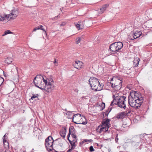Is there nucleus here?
<instances>
[{
	"label": "nucleus",
	"mask_w": 152,
	"mask_h": 152,
	"mask_svg": "<svg viewBox=\"0 0 152 152\" xmlns=\"http://www.w3.org/2000/svg\"><path fill=\"white\" fill-rule=\"evenodd\" d=\"M122 78L118 76H113L111 78L110 82L109 83L114 89L115 91H118L121 88Z\"/></svg>",
	"instance_id": "nucleus-1"
},
{
	"label": "nucleus",
	"mask_w": 152,
	"mask_h": 152,
	"mask_svg": "<svg viewBox=\"0 0 152 152\" xmlns=\"http://www.w3.org/2000/svg\"><path fill=\"white\" fill-rule=\"evenodd\" d=\"M88 83L92 90L95 91H100L103 88L102 84H100L98 79L94 77H91L88 80Z\"/></svg>",
	"instance_id": "nucleus-2"
},
{
	"label": "nucleus",
	"mask_w": 152,
	"mask_h": 152,
	"mask_svg": "<svg viewBox=\"0 0 152 152\" xmlns=\"http://www.w3.org/2000/svg\"><path fill=\"white\" fill-rule=\"evenodd\" d=\"M123 46V44L121 42H115L110 45L108 51L110 52V54H114L119 52V50L122 48Z\"/></svg>",
	"instance_id": "nucleus-3"
},
{
	"label": "nucleus",
	"mask_w": 152,
	"mask_h": 152,
	"mask_svg": "<svg viewBox=\"0 0 152 152\" xmlns=\"http://www.w3.org/2000/svg\"><path fill=\"white\" fill-rule=\"evenodd\" d=\"M54 141L53 137L51 136H49L45 140V146L48 152H51L53 149Z\"/></svg>",
	"instance_id": "nucleus-4"
},
{
	"label": "nucleus",
	"mask_w": 152,
	"mask_h": 152,
	"mask_svg": "<svg viewBox=\"0 0 152 152\" xmlns=\"http://www.w3.org/2000/svg\"><path fill=\"white\" fill-rule=\"evenodd\" d=\"M82 118L81 115L77 113L74 115L73 116L72 122L76 124H82L86 125V121H82Z\"/></svg>",
	"instance_id": "nucleus-5"
},
{
	"label": "nucleus",
	"mask_w": 152,
	"mask_h": 152,
	"mask_svg": "<svg viewBox=\"0 0 152 152\" xmlns=\"http://www.w3.org/2000/svg\"><path fill=\"white\" fill-rule=\"evenodd\" d=\"M118 98V106L121 108H124L125 109L126 108V105L124 104L126 97L125 96H120V97H117Z\"/></svg>",
	"instance_id": "nucleus-6"
},
{
	"label": "nucleus",
	"mask_w": 152,
	"mask_h": 152,
	"mask_svg": "<svg viewBox=\"0 0 152 152\" xmlns=\"http://www.w3.org/2000/svg\"><path fill=\"white\" fill-rule=\"evenodd\" d=\"M18 9H14L11 10L10 14L8 15V18H10V20L14 19L18 16Z\"/></svg>",
	"instance_id": "nucleus-7"
},
{
	"label": "nucleus",
	"mask_w": 152,
	"mask_h": 152,
	"mask_svg": "<svg viewBox=\"0 0 152 152\" xmlns=\"http://www.w3.org/2000/svg\"><path fill=\"white\" fill-rule=\"evenodd\" d=\"M128 98V103L130 106L133 107H134L136 109L139 108V105L138 104H136L134 100L132 99V101H130V96H129Z\"/></svg>",
	"instance_id": "nucleus-8"
},
{
	"label": "nucleus",
	"mask_w": 152,
	"mask_h": 152,
	"mask_svg": "<svg viewBox=\"0 0 152 152\" xmlns=\"http://www.w3.org/2000/svg\"><path fill=\"white\" fill-rule=\"evenodd\" d=\"M83 63L80 61H75V62L73 64V65L74 67L77 69H80L83 66Z\"/></svg>",
	"instance_id": "nucleus-9"
},
{
	"label": "nucleus",
	"mask_w": 152,
	"mask_h": 152,
	"mask_svg": "<svg viewBox=\"0 0 152 152\" xmlns=\"http://www.w3.org/2000/svg\"><path fill=\"white\" fill-rule=\"evenodd\" d=\"M93 11V10H87L86 11V17L89 18H93L94 17Z\"/></svg>",
	"instance_id": "nucleus-10"
},
{
	"label": "nucleus",
	"mask_w": 152,
	"mask_h": 152,
	"mask_svg": "<svg viewBox=\"0 0 152 152\" xmlns=\"http://www.w3.org/2000/svg\"><path fill=\"white\" fill-rule=\"evenodd\" d=\"M143 99V97L142 96L140 98H139V97H138V98L136 99H135L134 101L135 102L136 104H138L139 108L142 104Z\"/></svg>",
	"instance_id": "nucleus-11"
},
{
	"label": "nucleus",
	"mask_w": 152,
	"mask_h": 152,
	"mask_svg": "<svg viewBox=\"0 0 152 152\" xmlns=\"http://www.w3.org/2000/svg\"><path fill=\"white\" fill-rule=\"evenodd\" d=\"M42 81V79L41 78L37 77H36L34 79L33 82L36 86V85L39 86Z\"/></svg>",
	"instance_id": "nucleus-12"
},
{
	"label": "nucleus",
	"mask_w": 152,
	"mask_h": 152,
	"mask_svg": "<svg viewBox=\"0 0 152 152\" xmlns=\"http://www.w3.org/2000/svg\"><path fill=\"white\" fill-rule=\"evenodd\" d=\"M126 116L125 112H122L118 113L116 116V118L118 119H123Z\"/></svg>",
	"instance_id": "nucleus-13"
},
{
	"label": "nucleus",
	"mask_w": 152,
	"mask_h": 152,
	"mask_svg": "<svg viewBox=\"0 0 152 152\" xmlns=\"http://www.w3.org/2000/svg\"><path fill=\"white\" fill-rule=\"evenodd\" d=\"M110 120L109 119H107L105 121H102L101 125L102 126H106V127H110L109 123Z\"/></svg>",
	"instance_id": "nucleus-14"
},
{
	"label": "nucleus",
	"mask_w": 152,
	"mask_h": 152,
	"mask_svg": "<svg viewBox=\"0 0 152 152\" xmlns=\"http://www.w3.org/2000/svg\"><path fill=\"white\" fill-rule=\"evenodd\" d=\"M64 130L63 131H61L60 132V134L61 137H62L64 139L65 138L66 132L67 128L66 127H63Z\"/></svg>",
	"instance_id": "nucleus-15"
},
{
	"label": "nucleus",
	"mask_w": 152,
	"mask_h": 152,
	"mask_svg": "<svg viewBox=\"0 0 152 152\" xmlns=\"http://www.w3.org/2000/svg\"><path fill=\"white\" fill-rule=\"evenodd\" d=\"M36 86L37 87L43 91H45V90H46V88L44 85V83L42 82V81L40 83L39 86L36 85Z\"/></svg>",
	"instance_id": "nucleus-16"
},
{
	"label": "nucleus",
	"mask_w": 152,
	"mask_h": 152,
	"mask_svg": "<svg viewBox=\"0 0 152 152\" xmlns=\"http://www.w3.org/2000/svg\"><path fill=\"white\" fill-rule=\"evenodd\" d=\"M48 86L46 88L45 91L48 92H51L52 90L54 89V86L53 85V83L51 85H48Z\"/></svg>",
	"instance_id": "nucleus-17"
},
{
	"label": "nucleus",
	"mask_w": 152,
	"mask_h": 152,
	"mask_svg": "<svg viewBox=\"0 0 152 152\" xmlns=\"http://www.w3.org/2000/svg\"><path fill=\"white\" fill-rule=\"evenodd\" d=\"M142 32L140 31H136L134 33V36H133V39H136L139 37L142 34Z\"/></svg>",
	"instance_id": "nucleus-18"
},
{
	"label": "nucleus",
	"mask_w": 152,
	"mask_h": 152,
	"mask_svg": "<svg viewBox=\"0 0 152 152\" xmlns=\"http://www.w3.org/2000/svg\"><path fill=\"white\" fill-rule=\"evenodd\" d=\"M109 5V4H107L103 5L102 7L100 9V13H103L106 10L107 7H108Z\"/></svg>",
	"instance_id": "nucleus-19"
},
{
	"label": "nucleus",
	"mask_w": 152,
	"mask_h": 152,
	"mask_svg": "<svg viewBox=\"0 0 152 152\" xmlns=\"http://www.w3.org/2000/svg\"><path fill=\"white\" fill-rule=\"evenodd\" d=\"M43 26L42 25H40L37 27H36L34 28L33 30V31H36L37 30L41 29L44 31L45 34H46V32L45 31V29L43 28Z\"/></svg>",
	"instance_id": "nucleus-20"
},
{
	"label": "nucleus",
	"mask_w": 152,
	"mask_h": 152,
	"mask_svg": "<svg viewBox=\"0 0 152 152\" xmlns=\"http://www.w3.org/2000/svg\"><path fill=\"white\" fill-rule=\"evenodd\" d=\"M117 100H118V98L117 97V98H114L113 100L112 101L110 105H114L116 104L118 105V101H117Z\"/></svg>",
	"instance_id": "nucleus-21"
},
{
	"label": "nucleus",
	"mask_w": 152,
	"mask_h": 152,
	"mask_svg": "<svg viewBox=\"0 0 152 152\" xmlns=\"http://www.w3.org/2000/svg\"><path fill=\"white\" fill-rule=\"evenodd\" d=\"M102 128H100V132H106L109 131V127H106V126H102Z\"/></svg>",
	"instance_id": "nucleus-22"
},
{
	"label": "nucleus",
	"mask_w": 152,
	"mask_h": 152,
	"mask_svg": "<svg viewBox=\"0 0 152 152\" xmlns=\"http://www.w3.org/2000/svg\"><path fill=\"white\" fill-rule=\"evenodd\" d=\"M13 61V59L11 57H8L6 58L5 60V62L7 64H10Z\"/></svg>",
	"instance_id": "nucleus-23"
},
{
	"label": "nucleus",
	"mask_w": 152,
	"mask_h": 152,
	"mask_svg": "<svg viewBox=\"0 0 152 152\" xmlns=\"http://www.w3.org/2000/svg\"><path fill=\"white\" fill-rule=\"evenodd\" d=\"M134 97H133V96L131 95V94L132 93L131 92L130 93V95L129 96H130V99H132L134 100L135 99H136V98H137L136 97V96H137V95H138V94L137 93L136 91H134Z\"/></svg>",
	"instance_id": "nucleus-24"
},
{
	"label": "nucleus",
	"mask_w": 152,
	"mask_h": 152,
	"mask_svg": "<svg viewBox=\"0 0 152 152\" xmlns=\"http://www.w3.org/2000/svg\"><path fill=\"white\" fill-rule=\"evenodd\" d=\"M7 18H8V15L5 14L4 15H1L0 14V21H3L4 20H5Z\"/></svg>",
	"instance_id": "nucleus-25"
},
{
	"label": "nucleus",
	"mask_w": 152,
	"mask_h": 152,
	"mask_svg": "<svg viewBox=\"0 0 152 152\" xmlns=\"http://www.w3.org/2000/svg\"><path fill=\"white\" fill-rule=\"evenodd\" d=\"M45 77L46 78V79H47V80H48V85H51V84H52V83H54L53 80L51 76H50V77L48 78H47L45 76Z\"/></svg>",
	"instance_id": "nucleus-26"
},
{
	"label": "nucleus",
	"mask_w": 152,
	"mask_h": 152,
	"mask_svg": "<svg viewBox=\"0 0 152 152\" xmlns=\"http://www.w3.org/2000/svg\"><path fill=\"white\" fill-rule=\"evenodd\" d=\"M68 113H66V114L67 115V117L69 118L72 119L73 116L72 115L73 114L72 113V112H71L70 111H68Z\"/></svg>",
	"instance_id": "nucleus-27"
},
{
	"label": "nucleus",
	"mask_w": 152,
	"mask_h": 152,
	"mask_svg": "<svg viewBox=\"0 0 152 152\" xmlns=\"http://www.w3.org/2000/svg\"><path fill=\"white\" fill-rule=\"evenodd\" d=\"M138 59H135L133 61V66L134 67H137V66L139 62V61L138 60Z\"/></svg>",
	"instance_id": "nucleus-28"
},
{
	"label": "nucleus",
	"mask_w": 152,
	"mask_h": 152,
	"mask_svg": "<svg viewBox=\"0 0 152 152\" xmlns=\"http://www.w3.org/2000/svg\"><path fill=\"white\" fill-rule=\"evenodd\" d=\"M70 131L71 133H75V129L73 126H70L69 129V132Z\"/></svg>",
	"instance_id": "nucleus-29"
},
{
	"label": "nucleus",
	"mask_w": 152,
	"mask_h": 152,
	"mask_svg": "<svg viewBox=\"0 0 152 152\" xmlns=\"http://www.w3.org/2000/svg\"><path fill=\"white\" fill-rule=\"evenodd\" d=\"M3 143L5 148L9 146V143L5 139H3Z\"/></svg>",
	"instance_id": "nucleus-30"
},
{
	"label": "nucleus",
	"mask_w": 152,
	"mask_h": 152,
	"mask_svg": "<svg viewBox=\"0 0 152 152\" xmlns=\"http://www.w3.org/2000/svg\"><path fill=\"white\" fill-rule=\"evenodd\" d=\"M69 142H70L71 146L72 149H74L75 147V142L71 140H69Z\"/></svg>",
	"instance_id": "nucleus-31"
},
{
	"label": "nucleus",
	"mask_w": 152,
	"mask_h": 152,
	"mask_svg": "<svg viewBox=\"0 0 152 152\" xmlns=\"http://www.w3.org/2000/svg\"><path fill=\"white\" fill-rule=\"evenodd\" d=\"M115 142L116 143H118V141L119 140L118 138V133H115Z\"/></svg>",
	"instance_id": "nucleus-32"
},
{
	"label": "nucleus",
	"mask_w": 152,
	"mask_h": 152,
	"mask_svg": "<svg viewBox=\"0 0 152 152\" xmlns=\"http://www.w3.org/2000/svg\"><path fill=\"white\" fill-rule=\"evenodd\" d=\"M131 111V109H128V108L126 109V110L125 113V114L126 115H128L129 114Z\"/></svg>",
	"instance_id": "nucleus-33"
},
{
	"label": "nucleus",
	"mask_w": 152,
	"mask_h": 152,
	"mask_svg": "<svg viewBox=\"0 0 152 152\" xmlns=\"http://www.w3.org/2000/svg\"><path fill=\"white\" fill-rule=\"evenodd\" d=\"M38 96V94H36V95H33V96L31 97V99H30V100L33 99L37 98V99H36L35 100H38V99H39L37 97Z\"/></svg>",
	"instance_id": "nucleus-34"
},
{
	"label": "nucleus",
	"mask_w": 152,
	"mask_h": 152,
	"mask_svg": "<svg viewBox=\"0 0 152 152\" xmlns=\"http://www.w3.org/2000/svg\"><path fill=\"white\" fill-rule=\"evenodd\" d=\"M80 23H81V22L80 21H79L78 22V23L76 25V28H77L78 29V30H79V29H81V28L80 27Z\"/></svg>",
	"instance_id": "nucleus-35"
},
{
	"label": "nucleus",
	"mask_w": 152,
	"mask_h": 152,
	"mask_svg": "<svg viewBox=\"0 0 152 152\" xmlns=\"http://www.w3.org/2000/svg\"><path fill=\"white\" fill-rule=\"evenodd\" d=\"M102 114L103 115V117L104 118H107L108 114H107V113H106V112L102 113Z\"/></svg>",
	"instance_id": "nucleus-36"
},
{
	"label": "nucleus",
	"mask_w": 152,
	"mask_h": 152,
	"mask_svg": "<svg viewBox=\"0 0 152 152\" xmlns=\"http://www.w3.org/2000/svg\"><path fill=\"white\" fill-rule=\"evenodd\" d=\"M15 73L14 74H13V75H12V77H15V76H16L18 74V69H17V68H16V69H15Z\"/></svg>",
	"instance_id": "nucleus-37"
},
{
	"label": "nucleus",
	"mask_w": 152,
	"mask_h": 152,
	"mask_svg": "<svg viewBox=\"0 0 152 152\" xmlns=\"http://www.w3.org/2000/svg\"><path fill=\"white\" fill-rule=\"evenodd\" d=\"M22 122L21 121H19L17 123V126H18L20 127L21 126Z\"/></svg>",
	"instance_id": "nucleus-38"
},
{
	"label": "nucleus",
	"mask_w": 152,
	"mask_h": 152,
	"mask_svg": "<svg viewBox=\"0 0 152 152\" xmlns=\"http://www.w3.org/2000/svg\"><path fill=\"white\" fill-rule=\"evenodd\" d=\"M89 151L91 152H92L94 151L93 147L92 146H91L89 148Z\"/></svg>",
	"instance_id": "nucleus-39"
},
{
	"label": "nucleus",
	"mask_w": 152,
	"mask_h": 152,
	"mask_svg": "<svg viewBox=\"0 0 152 152\" xmlns=\"http://www.w3.org/2000/svg\"><path fill=\"white\" fill-rule=\"evenodd\" d=\"M4 79L0 76V86L1 85L4 81Z\"/></svg>",
	"instance_id": "nucleus-40"
},
{
	"label": "nucleus",
	"mask_w": 152,
	"mask_h": 152,
	"mask_svg": "<svg viewBox=\"0 0 152 152\" xmlns=\"http://www.w3.org/2000/svg\"><path fill=\"white\" fill-rule=\"evenodd\" d=\"M86 142V140H84L83 141L80 142V145L82 147H83V144H84Z\"/></svg>",
	"instance_id": "nucleus-41"
},
{
	"label": "nucleus",
	"mask_w": 152,
	"mask_h": 152,
	"mask_svg": "<svg viewBox=\"0 0 152 152\" xmlns=\"http://www.w3.org/2000/svg\"><path fill=\"white\" fill-rule=\"evenodd\" d=\"M76 43L77 44H78L80 41L81 39L80 37H78L76 39Z\"/></svg>",
	"instance_id": "nucleus-42"
},
{
	"label": "nucleus",
	"mask_w": 152,
	"mask_h": 152,
	"mask_svg": "<svg viewBox=\"0 0 152 152\" xmlns=\"http://www.w3.org/2000/svg\"><path fill=\"white\" fill-rule=\"evenodd\" d=\"M72 136L73 138H74L75 139H76L77 138L75 133H72Z\"/></svg>",
	"instance_id": "nucleus-43"
},
{
	"label": "nucleus",
	"mask_w": 152,
	"mask_h": 152,
	"mask_svg": "<svg viewBox=\"0 0 152 152\" xmlns=\"http://www.w3.org/2000/svg\"><path fill=\"white\" fill-rule=\"evenodd\" d=\"M4 32L5 33L6 35L12 33V32H11L10 30H9L6 31Z\"/></svg>",
	"instance_id": "nucleus-44"
},
{
	"label": "nucleus",
	"mask_w": 152,
	"mask_h": 152,
	"mask_svg": "<svg viewBox=\"0 0 152 152\" xmlns=\"http://www.w3.org/2000/svg\"><path fill=\"white\" fill-rule=\"evenodd\" d=\"M112 110V108H108L106 111V113H107V114H109V113Z\"/></svg>",
	"instance_id": "nucleus-45"
},
{
	"label": "nucleus",
	"mask_w": 152,
	"mask_h": 152,
	"mask_svg": "<svg viewBox=\"0 0 152 152\" xmlns=\"http://www.w3.org/2000/svg\"><path fill=\"white\" fill-rule=\"evenodd\" d=\"M72 135V133H70V131H69V133L68 134V135L67 136V140H68L69 141V140H70L69 139V137H70V135Z\"/></svg>",
	"instance_id": "nucleus-46"
},
{
	"label": "nucleus",
	"mask_w": 152,
	"mask_h": 152,
	"mask_svg": "<svg viewBox=\"0 0 152 152\" xmlns=\"http://www.w3.org/2000/svg\"><path fill=\"white\" fill-rule=\"evenodd\" d=\"M101 107H103V108H102L101 109V110H102L105 108V103H102V104L101 105Z\"/></svg>",
	"instance_id": "nucleus-47"
},
{
	"label": "nucleus",
	"mask_w": 152,
	"mask_h": 152,
	"mask_svg": "<svg viewBox=\"0 0 152 152\" xmlns=\"http://www.w3.org/2000/svg\"><path fill=\"white\" fill-rule=\"evenodd\" d=\"M117 97H120V96H118V94H115L114 95H113V98H117Z\"/></svg>",
	"instance_id": "nucleus-48"
},
{
	"label": "nucleus",
	"mask_w": 152,
	"mask_h": 152,
	"mask_svg": "<svg viewBox=\"0 0 152 152\" xmlns=\"http://www.w3.org/2000/svg\"><path fill=\"white\" fill-rule=\"evenodd\" d=\"M42 76V77L43 78V81L42 82H43L44 83V84H45V83H46V82H47L48 81H47V79L45 80V79Z\"/></svg>",
	"instance_id": "nucleus-49"
},
{
	"label": "nucleus",
	"mask_w": 152,
	"mask_h": 152,
	"mask_svg": "<svg viewBox=\"0 0 152 152\" xmlns=\"http://www.w3.org/2000/svg\"><path fill=\"white\" fill-rule=\"evenodd\" d=\"M45 88H46L48 86V81L46 82V83H45Z\"/></svg>",
	"instance_id": "nucleus-50"
},
{
	"label": "nucleus",
	"mask_w": 152,
	"mask_h": 152,
	"mask_svg": "<svg viewBox=\"0 0 152 152\" xmlns=\"http://www.w3.org/2000/svg\"><path fill=\"white\" fill-rule=\"evenodd\" d=\"M93 141V140L92 139H89V140L86 139V142H92Z\"/></svg>",
	"instance_id": "nucleus-51"
},
{
	"label": "nucleus",
	"mask_w": 152,
	"mask_h": 152,
	"mask_svg": "<svg viewBox=\"0 0 152 152\" xmlns=\"http://www.w3.org/2000/svg\"><path fill=\"white\" fill-rule=\"evenodd\" d=\"M73 149H72V147L71 148L69 149V150L67 151V152H70Z\"/></svg>",
	"instance_id": "nucleus-52"
},
{
	"label": "nucleus",
	"mask_w": 152,
	"mask_h": 152,
	"mask_svg": "<svg viewBox=\"0 0 152 152\" xmlns=\"http://www.w3.org/2000/svg\"><path fill=\"white\" fill-rule=\"evenodd\" d=\"M141 95H139L138 94V95H137V96H136V97L137 98V99L138 98V97H139V98H140L141 97H142Z\"/></svg>",
	"instance_id": "nucleus-53"
},
{
	"label": "nucleus",
	"mask_w": 152,
	"mask_h": 152,
	"mask_svg": "<svg viewBox=\"0 0 152 152\" xmlns=\"http://www.w3.org/2000/svg\"><path fill=\"white\" fill-rule=\"evenodd\" d=\"M77 138L76 139H75V140H73L72 141H73L74 142H75H75L77 141Z\"/></svg>",
	"instance_id": "nucleus-54"
},
{
	"label": "nucleus",
	"mask_w": 152,
	"mask_h": 152,
	"mask_svg": "<svg viewBox=\"0 0 152 152\" xmlns=\"http://www.w3.org/2000/svg\"><path fill=\"white\" fill-rule=\"evenodd\" d=\"M16 126H17V124H12V126L13 127H15Z\"/></svg>",
	"instance_id": "nucleus-55"
},
{
	"label": "nucleus",
	"mask_w": 152,
	"mask_h": 152,
	"mask_svg": "<svg viewBox=\"0 0 152 152\" xmlns=\"http://www.w3.org/2000/svg\"><path fill=\"white\" fill-rule=\"evenodd\" d=\"M56 59L55 58V59H54V64H56V63H57L56 62Z\"/></svg>",
	"instance_id": "nucleus-56"
},
{
	"label": "nucleus",
	"mask_w": 152,
	"mask_h": 152,
	"mask_svg": "<svg viewBox=\"0 0 152 152\" xmlns=\"http://www.w3.org/2000/svg\"><path fill=\"white\" fill-rule=\"evenodd\" d=\"M85 38L84 36H83V35H82L81 36V39H84Z\"/></svg>",
	"instance_id": "nucleus-57"
},
{
	"label": "nucleus",
	"mask_w": 152,
	"mask_h": 152,
	"mask_svg": "<svg viewBox=\"0 0 152 152\" xmlns=\"http://www.w3.org/2000/svg\"><path fill=\"white\" fill-rule=\"evenodd\" d=\"M3 73H4V76L5 77H6V75L4 73V71H3Z\"/></svg>",
	"instance_id": "nucleus-58"
},
{
	"label": "nucleus",
	"mask_w": 152,
	"mask_h": 152,
	"mask_svg": "<svg viewBox=\"0 0 152 152\" xmlns=\"http://www.w3.org/2000/svg\"><path fill=\"white\" fill-rule=\"evenodd\" d=\"M5 137H6V134H5V135L3 137V139H4H4H5Z\"/></svg>",
	"instance_id": "nucleus-59"
},
{
	"label": "nucleus",
	"mask_w": 152,
	"mask_h": 152,
	"mask_svg": "<svg viewBox=\"0 0 152 152\" xmlns=\"http://www.w3.org/2000/svg\"><path fill=\"white\" fill-rule=\"evenodd\" d=\"M5 35H6L5 34V33L4 32V33L2 35V36H5Z\"/></svg>",
	"instance_id": "nucleus-60"
},
{
	"label": "nucleus",
	"mask_w": 152,
	"mask_h": 152,
	"mask_svg": "<svg viewBox=\"0 0 152 152\" xmlns=\"http://www.w3.org/2000/svg\"><path fill=\"white\" fill-rule=\"evenodd\" d=\"M53 150L55 151V152H58V151H56V150H55L54 149H53Z\"/></svg>",
	"instance_id": "nucleus-61"
},
{
	"label": "nucleus",
	"mask_w": 152,
	"mask_h": 152,
	"mask_svg": "<svg viewBox=\"0 0 152 152\" xmlns=\"http://www.w3.org/2000/svg\"><path fill=\"white\" fill-rule=\"evenodd\" d=\"M13 72V71H12V70L10 72V73H11V74H12V73Z\"/></svg>",
	"instance_id": "nucleus-62"
},
{
	"label": "nucleus",
	"mask_w": 152,
	"mask_h": 152,
	"mask_svg": "<svg viewBox=\"0 0 152 152\" xmlns=\"http://www.w3.org/2000/svg\"><path fill=\"white\" fill-rule=\"evenodd\" d=\"M86 26L87 27H89L90 26L89 25H87V26Z\"/></svg>",
	"instance_id": "nucleus-63"
},
{
	"label": "nucleus",
	"mask_w": 152,
	"mask_h": 152,
	"mask_svg": "<svg viewBox=\"0 0 152 152\" xmlns=\"http://www.w3.org/2000/svg\"><path fill=\"white\" fill-rule=\"evenodd\" d=\"M89 21H88L87 22V23H89Z\"/></svg>",
	"instance_id": "nucleus-64"
}]
</instances>
